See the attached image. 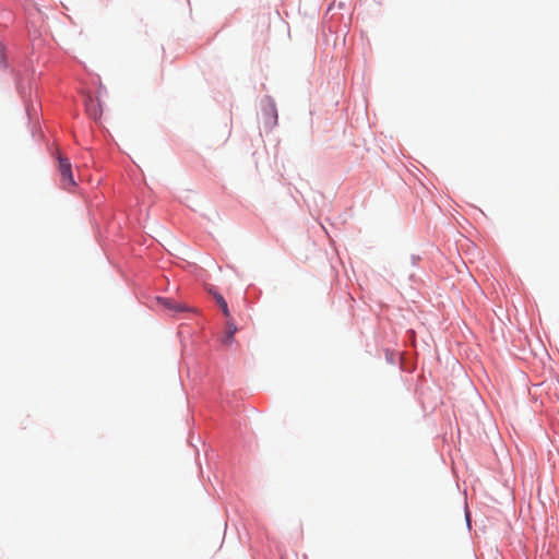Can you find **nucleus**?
I'll use <instances>...</instances> for the list:
<instances>
[{
  "instance_id": "7ed1b4c3",
  "label": "nucleus",
  "mask_w": 559,
  "mask_h": 559,
  "mask_svg": "<svg viewBox=\"0 0 559 559\" xmlns=\"http://www.w3.org/2000/svg\"><path fill=\"white\" fill-rule=\"evenodd\" d=\"M237 332V326L235 322L230 319L226 323L225 335L222 340L224 345H230L234 342L235 333Z\"/></svg>"
},
{
  "instance_id": "f257e3e1",
  "label": "nucleus",
  "mask_w": 559,
  "mask_h": 559,
  "mask_svg": "<svg viewBox=\"0 0 559 559\" xmlns=\"http://www.w3.org/2000/svg\"><path fill=\"white\" fill-rule=\"evenodd\" d=\"M58 170L61 176V182L64 188L74 187L75 182L72 176L71 163L67 157L59 155L58 158Z\"/></svg>"
},
{
  "instance_id": "20e7f679",
  "label": "nucleus",
  "mask_w": 559,
  "mask_h": 559,
  "mask_svg": "<svg viewBox=\"0 0 559 559\" xmlns=\"http://www.w3.org/2000/svg\"><path fill=\"white\" fill-rule=\"evenodd\" d=\"M85 107L88 116H91L93 119H97L98 117H100L102 111L99 109V106L91 96H88L85 100Z\"/></svg>"
},
{
  "instance_id": "39448f33",
  "label": "nucleus",
  "mask_w": 559,
  "mask_h": 559,
  "mask_svg": "<svg viewBox=\"0 0 559 559\" xmlns=\"http://www.w3.org/2000/svg\"><path fill=\"white\" fill-rule=\"evenodd\" d=\"M214 297H215L218 306L221 307L224 316L226 318H229L230 313H229L228 305H227L226 300L224 299V297L222 295H219V294H215Z\"/></svg>"
},
{
  "instance_id": "f03ea898",
  "label": "nucleus",
  "mask_w": 559,
  "mask_h": 559,
  "mask_svg": "<svg viewBox=\"0 0 559 559\" xmlns=\"http://www.w3.org/2000/svg\"><path fill=\"white\" fill-rule=\"evenodd\" d=\"M156 301L158 305H160L164 309L168 310L170 313H179V312H185V311L190 310V308L187 305H185L182 302H177L176 300H174L171 298L157 297Z\"/></svg>"
}]
</instances>
